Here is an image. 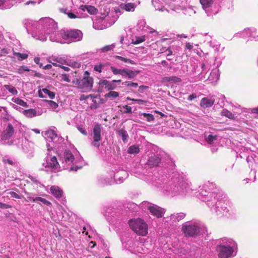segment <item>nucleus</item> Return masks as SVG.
Wrapping results in <instances>:
<instances>
[{
  "mask_svg": "<svg viewBox=\"0 0 258 258\" xmlns=\"http://www.w3.org/2000/svg\"><path fill=\"white\" fill-rule=\"evenodd\" d=\"M38 24L41 25L42 28L40 31L33 35V37L34 38L44 41L46 40L47 36L48 34H51L50 36L53 35V37L55 38L58 37V35L57 34V32L53 34V32H55L57 29V24L51 18H41L39 20Z\"/></svg>",
  "mask_w": 258,
  "mask_h": 258,
  "instance_id": "obj_1",
  "label": "nucleus"
},
{
  "mask_svg": "<svg viewBox=\"0 0 258 258\" xmlns=\"http://www.w3.org/2000/svg\"><path fill=\"white\" fill-rule=\"evenodd\" d=\"M182 179L179 175L175 174L174 177L165 183L162 186L163 193L171 197H174L183 192L182 186Z\"/></svg>",
  "mask_w": 258,
  "mask_h": 258,
  "instance_id": "obj_2",
  "label": "nucleus"
},
{
  "mask_svg": "<svg viewBox=\"0 0 258 258\" xmlns=\"http://www.w3.org/2000/svg\"><path fill=\"white\" fill-rule=\"evenodd\" d=\"M58 37H54L53 35L50 36V40L52 41L61 42L60 40L62 38L64 40L69 41H78L82 39L83 34L82 32L79 30H61L57 32Z\"/></svg>",
  "mask_w": 258,
  "mask_h": 258,
  "instance_id": "obj_3",
  "label": "nucleus"
},
{
  "mask_svg": "<svg viewBox=\"0 0 258 258\" xmlns=\"http://www.w3.org/2000/svg\"><path fill=\"white\" fill-rule=\"evenodd\" d=\"M214 184L211 182H207L200 189V194L201 195V199L203 201L207 202L209 207L214 206L217 203V194L215 192H211L207 190L213 189Z\"/></svg>",
  "mask_w": 258,
  "mask_h": 258,
  "instance_id": "obj_4",
  "label": "nucleus"
},
{
  "mask_svg": "<svg viewBox=\"0 0 258 258\" xmlns=\"http://www.w3.org/2000/svg\"><path fill=\"white\" fill-rule=\"evenodd\" d=\"M73 83L82 90L83 92H88L92 89L93 84V79L90 77L89 73L86 71L82 78L74 81Z\"/></svg>",
  "mask_w": 258,
  "mask_h": 258,
  "instance_id": "obj_5",
  "label": "nucleus"
},
{
  "mask_svg": "<svg viewBox=\"0 0 258 258\" xmlns=\"http://www.w3.org/2000/svg\"><path fill=\"white\" fill-rule=\"evenodd\" d=\"M131 228L137 234L145 236L148 233V226L145 221L140 218L133 219L129 221Z\"/></svg>",
  "mask_w": 258,
  "mask_h": 258,
  "instance_id": "obj_6",
  "label": "nucleus"
},
{
  "mask_svg": "<svg viewBox=\"0 0 258 258\" xmlns=\"http://www.w3.org/2000/svg\"><path fill=\"white\" fill-rule=\"evenodd\" d=\"M182 231L185 236L195 237L200 232V225L196 222H186L182 224Z\"/></svg>",
  "mask_w": 258,
  "mask_h": 258,
  "instance_id": "obj_7",
  "label": "nucleus"
},
{
  "mask_svg": "<svg viewBox=\"0 0 258 258\" xmlns=\"http://www.w3.org/2000/svg\"><path fill=\"white\" fill-rule=\"evenodd\" d=\"M42 165L46 168V170L50 169L55 172L59 171L60 167L55 156L47 157L45 161L42 164Z\"/></svg>",
  "mask_w": 258,
  "mask_h": 258,
  "instance_id": "obj_8",
  "label": "nucleus"
},
{
  "mask_svg": "<svg viewBox=\"0 0 258 258\" xmlns=\"http://www.w3.org/2000/svg\"><path fill=\"white\" fill-rule=\"evenodd\" d=\"M218 258H229L232 256L234 252L233 248L230 246L219 245L216 248Z\"/></svg>",
  "mask_w": 258,
  "mask_h": 258,
  "instance_id": "obj_9",
  "label": "nucleus"
},
{
  "mask_svg": "<svg viewBox=\"0 0 258 258\" xmlns=\"http://www.w3.org/2000/svg\"><path fill=\"white\" fill-rule=\"evenodd\" d=\"M142 206L145 208H146L153 215L155 216L157 218L162 217L164 214L163 210L161 208L151 203L144 202L142 203Z\"/></svg>",
  "mask_w": 258,
  "mask_h": 258,
  "instance_id": "obj_10",
  "label": "nucleus"
},
{
  "mask_svg": "<svg viewBox=\"0 0 258 258\" xmlns=\"http://www.w3.org/2000/svg\"><path fill=\"white\" fill-rule=\"evenodd\" d=\"M102 131V127L101 125L96 124L95 125L93 130L92 136L93 138V141L91 143V145L96 148H99L100 146L99 141L101 139V133Z\"/></svg>",
  "mask_w": 258,
  "mask_h": 258,
  "instance_id": "obj_11",
  "label": "nucleus"
},
{
  "mask_svg": "<svg viewBox=\"0 0 258 258\" xmlns=\"http://www.w3.org/2000/svg\"><path fill=\"white\" fill-rule=\"evenodd\" d=\"M15 132L14 127L12 124L8 123L6 128L3 131L1 135L2 140H7L12 137Z\"/></svg>",
  "mask_w": 258,
  "mask_h": 258,
  "instance_id": "obj_12",
  "label": "nucleus"
},
{
  "mask_svg": "<svg viewBox=\"0 0 258 258\" xmlns=\"http://www.w3.org/2000/svg\"><path fill=\"white\" fill-rule=\"evenodd\" d=\"M161 158L158 155H154L149 157L146 165L150 168H153L159 165L161 163Z\"/></svg>",
  "mask_w": 258,
  "mask_h": 258,
  "instance_id": "obj_13",
  "label": "nucleus"
},
{
  "mask_svg": "<svg viewBox=\"0 0 258 258\" xmlns=\"http://www.w3.org/2000/svg\"><path fill=\"white\" fill-rule=\"evenodd\" d=\"M214 0H200V2L202 6L203 9L205 11L208 16L212 15L211 9H210Z\"/></svg>",
  "mask_w": 258,
  "mask_h": 258,
  "instance_id": "obj_14",
  "label": "nucleus"
},
{
  "mask_svg": "<svg viewBox=\"0 0 258 258\" xmlns=\"http://www.w3.org/2000/svg\"><path fill=\"white\" fill-rule=\"evenodd\" d=\"M128 175V173L126 171L124 170H121L116 172L114 174V180L117 183H120L123 182L124 179L127 178Z\"/></svg>",
  "mask_w": 258,
  "mask_h": 258,
  "instance_id": "obj_15",
  "label": "nucleus"
},
{
  "mask_svg": "<svg viewBox=\"0 0 258 258\" xmlns=\"http://www.w3.org/2000/svg\"><path fill=\"white\" fill-rule=\"evenodd\" d=\"M256 33V29L254 28L252 29H245L243 31L241 32L239 35L242 37H249L251 36L253 37L256 40H258V36H255V34Z\"/></svg>",
  "mask_w": 258,
  "mask_h": 258,
  "instance_id": "obj_16",
  "label": "nucleus"
},
{
  "mask_svg": "<svg viewBox=\"0 0 258 258\" xmlns=\"http://www.w3.org/2000/svg\"><path fill=\"white\" fill-rule=\"evenodd\" d=\"M38 95L41 98H46L47 96L50 99L55 97V94L46 88L40 89L38 91Z\"/></svg>",
  "mask_w": 258,
  "mask_h": 258,
  "instance_id": "obj_17",
  "label": "nucleus"
},
{
  "mask_svg": "<svg viewBox=\"0 0 258 258\" xmlns=\"http://www.w3.org/2000/svg\"><path fill=\"white\" fill-rule=\"evenodd\" d=\"M215 100L212 98L209 99L205 97L202 99L200 103V106L204 108L211 107L214 103Z\"/></svg>",
  "mask_w": 258,
  "mask_h": 258,
  "instance_id": "obj_18",
  "label": "nucleus"
},
{
  "mask_svg": "<svg viewBox=\"0 0 258 258\" xmlns=\"http://www.w3.org/2000/svg\"><path fill=\"white\" fill-rule=\"evenodd\" d=\"M74 156L70 151H66L64 153L63 162L68 165L71 164L74 161Z\"/></svg>",
  "mask_w": 258,
  "mask_h": 258,
  "instance_id": "obj_19",
  "label": "nucleus"
},
{
  "mask_svg": "<svg viewBox=\"0 0 258 258\" xmlns=\"http://www.w3.org/2000/svg\"><path fill=\"white\" fill-rule=\"evenodd\" d=\"M43 134V133H42ZM44 135L46 138L50 139L52 141H54V140L58 138L57 134L56 133L55 131L52 129H49L44 133Z\"/></svg>",
  "mask_w": 258,
  "mask_h": 258,
  "instance_id": "obj_20",
  "label": "nucleus"
},
{
  "mask_svg": "<svg viewBox=\"0 0 258 258\" xmlns=\"http://www.w3.org/2000/svg\"><path fill=\"white\" fill-rule=\"evenodd\" d=\"M50 192L55 198H60L62 197V191L57 186H52L50 189Z\"/></svg>",
  "mask_w": 258,
  "mask_h": 258,
  "instance_id": "obj_21",
  "label": "nucleus"
},
{
  "mask_svg": "<svg viewBox=\"0 0 258 258\" xmlns=\"http://www.w3.org/2000/svg\"><path fill=\"white\" fill-rule=\"evenodd\" d=\"M162 81L164 83L171 82L176 83L181 82V79L176 76L165 77L163 78Z\"/></svg>",
  "mask_w": 258,
  "mask_h": 258,
  "instance_id": "obj_22",
  "label": "nucleus"
},
{
  "mask_svg": "<svg viewBox=\"0 0 258 258\" xmlns=\"http://www.w3.org/2000/svg\"><path fill=\"white\" fill-rule=\"evenodd\" d=\"M219 78V70L217 69H213L209 77V79L213 82L217 81Z\"/></svg>",
  "mask_w": 258,
  "mask_h": 258,
  "instance_id": "obj_23",
  "label": "nucleus"
},
{
  "mask_svg": "<svg viewBox=\"0 0 258 258\" xmlns=\"http://www.w3.org/2000/svg\"><path fill=\"white\" fill-rule=\"evenodd\" d=\"M81 8L83 11H87L90 14H95L97 13V9L91 6H81Z\"/></svg>",
  "mask_w": 258,
  "mask_h": 258,
  "instance_id": "obj_24",
  "label": "nucleus"
},
{
  "mask_svg": "<svg viewBox=\"0 0 258 258\" xmlns=\"http://www.w3.org/2000/svg\"><path fill=\"white\" fill-rule=\"evenodd\" d=\"M23 113L26 117L32 118L36 115L37 112L35 109H29L24 110Z\"/></svg>",
  "mask_w": 258,
  "mask_h": 258,
  "instance_id": "obj_25",
  "label": "nucleus"
},
{
  "mask_svg": "<svg viewBox=\"0 0 258 258\" xmlns=\"http://www.w3.org/2000/svg\"><path fill=\"white\" fill-rule=\"evenodd\" d=\"M117 133L119 136L121 137L122 140L124 142L126 141L128 136L126 131L122 128L117 131Z\"/></svg>",
  "mask_w": 258,
  "mask_h": 258,
  "instance_id": "obj_26",
  "label": "nucleus"
},
{
  "mask_svg": "<svg viewBox=\"0 0 258 258\" xmlns=\"http://www.w3.org/2000/svg\"><path fill=\"white\" fill-rule=\"evenodd\" d=\"M139 152V148L136 145L130 146L127 150V152L129 154H138Z\"/></svg>",
  "mask_w": 258,
  "mask_h": 258,
  "instance_id": "obj_27",
  "label": "nucleus"
},
{
  "mask_svg": "<svg viewBox=\"0 0 258 258\" xmlns=\"http://www.w3.org/2000/svg\"><path fill=\"white\" fill-rule=\"evenodd\" d=\"M136 5L134 3H132L126 4L123 6L124 10L128 12L134 11Z\"/></svg>",
  "mask_w": 258,
  "mask_h": 258,
  "instance_id": "obj_28",
  "label": "nucleus"
},
{
  "mask_svg": "<svg viewBox=\"0 0 258 258\" xmlns=\"http://www.w3.org/2000/svg\"><path fill=\"white\" fill-rule=\"evenodd\" d=\"M145 41V36H136L135 39H132V43L135 44L141 43Z\"/></svg>",
  "mask_w": 258,
  "mask_h": 258,
  "instance_id": "obj_29",
  "label": "nucleus"
},
{
  "mask_svg": "<svg viewBox=\"0 0 258 258\" xmlns=\"http://www.w3.org/2000/svg\"><path fill=\"white\" fill-rule=\"evenodd\" d=\"M221 114L222 116H226L229 119H233L234 118V114H233L230 111L225 109L222 110Z\"/></svg>",
  "mask_w": 258,
  "mask_h": 258,
  "instance_id": "obj_30",
  "label": "nucleus"
},
{
  "mask_svg": "<svg viewBox=\"0 0 258 258\" xmlns=\"http://www.w3.org/2000/svg\"><path fill=\"white\" fill-rule=\"evenodd\" d=\"M3 161L5 164L8 163L10 165H15L17 164V162L15 160L10 158H7V157L3 158Z\"/></svg>",
  "mask_w": 258,
  "mask_h": 258,
  "instance_id": "obj_31",
  "label": "nucleus"
},
{
  "mask_svg": "<svg viewBox=\"0 0 258 258\" xmlns=\"http://www.w3.org/2000/svg\"><path fill=\"white\" fill-rule=\"evenodd\" d=\"M115 47V45L112 44L111 45H106L101 48L99 51L101 52H107L109 51L112 50Z\"/></svg>",
  "mask_w": 258,
  "mask_h": 258,
  "instance_id": "obj_32",
  "label": "nucleus"
},
{
  "mask_svg": "<svg viewBox=\"0 0 258 258\" xmlns=\"http://www.w3.org/2000/svg\"><path fill=\"white\" fill-rule=\"evenodd\" d=\"M15 56L17 57L19 60H22L27 58L28 55L26 53H21L20 52H14Z\"/></svg>",
  "mask_w": 258,
  "mask_h": 258,
  "instance_id": "obj_33",
  "label": "nucleus"
},
{
  "mask_svg": "<svg viewBox=\"0 0 258 258\" xmlns=\"http://www.w3.org/2000/svg\"><path fill=\"white\" fill-rule=\"evenodd\" d=\"M139 72L138 71H132L128 70L127 77L129 79H133L139 74Z\"/></svg>",
  "mask_w": 258,
  "mask_h": 258,
  "instance_id": "obj_34",
  "label": "nucleus"
},
{
  "mask_svg": "<svg viewBox=\"0 0 258 258\" xmlns=\"http://www.w3.org/2000/svg\"><path fill=\"white\" fill-rule=\"evenodd\" d=\"M62 61V59L58 57H52L50 58V59L49 60V62L51 63L54 66H57V64L54 62L61 63Z\"/></svg>",
  "mask_w": 258,
  "mask_h": 258,
  "instance_id": "obj_35",
  "label": "nucleus"
},
{
  "mask_svg": "<svg viewBox=\"0 0 258 258\" xmlns=\"http://www.w3.org/2000/svg\"><path fill=\"white\" fill-rule=\"evenodd\" d=\"M5 87L13 95H16L18 93V91L16 89L11 85H5Z\"/></svg>",
  "mask_w": 258,
  "mask_h": 258,
  "instance_id": "obj_36",
  "label": "nucleus"
},
{
  "mask_svg": "<svg viewBox=\"0 0 258 258\" xmlns=\"http://www.w3.org/2000/svg\"><path fill=\"white\" fill-rule=\"evenodd\" d=\"M122 85H125L126 87L128 88L132 87L134 88H137L139 86L137 83L130 82L128 81H125L122 83Z\"/></svg>",
  "mask_w": 258,
  "mask_h": 258,
  "instance_id": "obj_37",
  "label": "nucleus"
},
{
  "mask_svg": "<svg viewBox=\"0 0 258 258\" xmlns=\"http://www.w3.org/2000/svg\"><path fill=\"white\" fill-rule=\"evenodd\" d=\"M185 216V214L183 213H180L176 214V215H172V218L177 221H179L183 219Z\"/></svg>",
  "mask_w": 258,
  "mask_h": 258,
  "instance_id": "obj_38",
  "label": "nucleus"
},
{
  "mask_svg": "<svg viewBox=\"0 0 258 258\" xmlns=\"http://www.w3.org/2000/svg\"><path fill=\"white\" fill-rule=\"evenodd\" d=\"M119 96V93L115 91H110L105 95V97L115 98Z\"/></svg>",
  "mask_w": 258,
  "mask_h": 258,
  "instance_id": "obj_39",
  "label": "nucleus"
},
{
  "mask_svg": "<svg viewBox=\"0 0 258 258\" xmlns=\"http://www.w3.org/2000/svg\"><path fill=\"white\" fill-rule=\"evenodd\" d=\"M115 57L117 59H118L124 62H126V63H130L131 64H135V62L133 60H131V59H128V58H124V57H123L122 56H118V55H116L115 56Z\"/></svg>",
  "mask_w": 258,
  "mask_h": 258,
  "instance_id": "obj_40",
  "label": "nucleus"
},
{
  "mask_svg": "<svg viewBox=\"0 0 258 258\" xmlns=\"http://www.w3.org/2000/svg\"><path fill=\"white\" fill-rule=\"evenodd\" d=\"M142 115H143L144 117H146V119L148 121H151L154 120V116L150 113H142Z\"/></svg>",
  "mask_w": 258,
  "mask_h": 258,
  "instance_id": "obj_41",
  "label": "nucleus"
},
{
  "mask_svg": "<svg viewBox=\"0 0 258 258\" xmlns=\"http://www.w3.org/2000/svg\"><path fill=\"white\" fill-rule=\"evenodd\" d=\"M126 99L128 100H132L134 102H136L139 104L140 105H143L144 104H145L147 102V101H145L142 99H132L128 97H127Z\"/></svg>",
  "mask_w": 258,
  "mask_h": 258,
  "instance_id": "obj_42",
  "label": "nucleus"
},
{
  "mask_svg": "<svg viewBox=\"0 0 258 258\" xmlns=\"http://www.w3.org/2000/svg\"><path fill=\"white\" fill-rule=\"evenodd\" d=\"M36 201H40L46 206L51 205V203L50 202L41 197H36Z\"/></svg>",
  "mask_w": 258,
  "mask_h": 258,
  "instance_id": "obj_43",
  "label": "nucleus"
},
{
  "mask_svg": "<svg viewBox=\"0 0 258 258\" xmlns=\"http://www.w3.org/2000/svg\"><path fill=\"white\" fill-rule=\"evenodd\" d=\"M15 102L22 106L27 107V103L21 99H19V98L16 99L15 100Z\"/></svg>",
  "mask_w": 258,
  "mask_h": 258,
  "instance_id": "obj_44",
  "label": "nucleus"
},
{
  "mask_svg": "<svg viewBox=\"0 0 258 258\" xmlns=\"http://www.w3.org/2000/svg\"><path fill=\"white\" fill-rule=\"evenodd\" d=\"M217 136H213L212 135H210L208 136L207 141L209 144H212L214 141L217 140Z\"/></svg>",
  "mask_w": 258,
  "mask_h": 258,
  "instance_id": "obj_45",
  "label": "nucleus"
},
{
  "mask_svg": "<svg viewBox=\"0 0 258 258\" xmlns=\"http://www.w3.org/2000/svg\"><path fill=\"white\" fill-rule=\"evenodd\" d=\"M47 102H48V104L49 107H50L52 109H56L58 107V104L56 102H55L53 101L50 100V101H47Z\"/></svg>",
  "mask_w": 258,
  "mask_h": 258,
  "instance_id": "obj_46",
  "label": "nucleus"
},
{
  "mask_svg": "<svg viewBox=\"0 0 258 258\" xmlns=\"http://www.w3.org/2000/svg\"><path fill=\"white\" fill-rule=\"evenodd\" d=\"M104 67V65L101 63L99 64L95 65L94 67V71L96 72H98L99 73L101 72L102 69Z\"/></svg>",
  "mask_w": 258,
  "mask_h": 258,
  "instance_id": "obj_47",
  "label": "nucleus"
},
{
  "mask_svg": "<svg viewBox=\"0 0 258 258\" xmlns=\"http://www.w3.org/2000/svg\"><path fill=\"white\" fill-rule=\"evenodd\" d=\"M109 81L106 80H101L99 81L98 84L99 85V86L102 87L105 86V88L107 89V86L109 84Z\"/></svg>",
  "mask_w": 258,
  "mask_h": 258,
  "instance_id": "obj_48",
  "label": "nucleus"
},
{
  "mask_svg": "<svg viewBox=\"0 0 258 258\" xmlns=\"http://www.w3.org/2000/svg\"><path fill=\"white\" fill-rule=\"evenodd\" d=\"M61 80L68 83H70L71 82V80L69 78V75L66 74L61 75Z\"/></svg>",
  "mask_w": 258,
  "mask_h": 258,
  "instance_id": "obj_49",
  "label": "nucleus"
},
{
  "mask_svg": "<svg viewBox=\"0 0 258 258\" xmlns=\"http://www.w3.org/2000/svg\"><path fill=\"white\" fill-rule=\"evenodd\" d=\"M110 69L114 75L120 74L121 69H117L114 67H111Z\"/></svg>",
  "mask_w": 258,
  "mask_h": 258,
  "instance_id": "obj_50",
  "label": "nucleus"
},
{
  "mask_svg": "<svg viewBox=\"0 0 258 258\" xmlns=\"http://www.w3.org/2000/svg\"><path fill=\"white\" fill-rule=\"evenodd\" d=\"M149 87L147 86L141 85L139 86L138 89V92L141 93L144 92L145 90L148 89Z\"/></svg>",
  "mask_w": 258,
  "mask_h": 258,
  "instance_id": "obj_51",
  "label": "nucleus"
},
{
  "mask_svg": "<svg viewBox=\"0 0 258 258\" xmlns=\"http://www.w3.org/2000/svg\"><path fill=\"white\" fill-rule=\"evenodd\" d=\"M24 71L29 72L30 69L27 66H22L18 70L19 73H23Z\"/></svg>",
  "mask_w": 258,
  "mask_h": 258,
  "instance_id": "obj_52",
  "label": "nucleus"
},
{
  "mask_svg": "<svg viewBox=\"0 0 258 258\" xmlns=\"http://www.w3.org/2000/svg\"><path fill=\"white\" fill-rule=\"evenodd\" d=\"M115 83L109 82V84L107 86V89L108 90H113L116 88V86L114 84Z\"/></svg>",
  "mask_w": 258,
  "mask_h": 258,
  "instance_id": "obj_53",
  "label": "nucleus"
},
{
  "mask_svg": "<svg viewBox=\"0 0 258 258\" xmlns=\"http://www.w3.org/2000/svg\"><path fill=\"white\" fill-rule=\"evenodd\" d=\"M10 195L13 198H16V199H20L21 198V196H20L19 195L17 194L16 192H15L14 191H11L10 192Z\"/></svg>",
  "mask_w": 258,
  "mask_h": 258,
  "instance_id": "obj_54",
  "label": "nucleus"
},
{
  "mask_svg": "<svg viewBox=\"0 0 258 258\" xmlns=\"http://www.w3.org/2000/svg\"><path fill=\"white\" fill-rule=\"evenodd\" d=\"M112 212V209L111 208H108L106 209V210L105 212L104 215L106 217H109L110 214H111Z\"/></svg>",
  "mask_w": 258,
  "mask_h": 258,
  "instance_id": "obj_55",
  "label": "nucleus"
},
{
  "mask_svg": "<svg viewBox=\"0 0 258 258\" xmlns=\"http://www.w3.org/2000/svg\"><path fill=\"white\" fill-rule=\"evenodd\" d=\"M123 107L125 109L124 111L125 113H132V108L130 106H128L127 105H125L123 106Z\"/></svg>",
  "mask_w": 258,
  "mask_h": 258,
  "instance_id": "obj_56",
  "label": "nucleus"
},
{
  "mask_svg": "<svg viewBox=\"0 0 258 258\" xmlns=\"http://www.w3.org/2000/svg\"><path fill=\"white\" fill-rule=\"evenodd\" d=\"M128 70L125 69H121L120 74L122 77H127Z\"/></svg>",
  "mask_w": 258,
  "mask_h": 258,
  "instance_id": "obj_57",
  "label": "nucleus"
},
{
  "mask_svg": "<svg viewBox=\"0 0 258 258\" xmlns=\"http://www.w3.org/2000/svg\"><path fill=\"white\" fill-rule=\"evenodd\" d=\"M26 29L27 30H28L29 28L30 27V25L33 26V25H36V24L32 21L29 20V21H27V23H26Z\"/></svg>",
  "mask_w": 258,
  "mask_h": 258,
  "instance_id": "obj_58",
  "label": "nucleus"
},
{
  "mask_svg": "<svg viewBox=\"0 0 258 258\" xmlns=\"http://www.w3.org/2000/svg\"><path fill=\"white\" fill-rule=\"evenodd\" d=\"M197 97V96L196 94L192 93V94L188 96L187 99L188 100L191 101L194 99H196Z\"/></svg>",
  "mask_w": 258,
  "mask_h": 258,
  "instance_id": "obj_59",
  "label": "nucleus"
},
{
  "mask_svg": "<svg viewBox=\"0 0 258 258\" xmlns=\"http://www.w3.org/2000/svg\"><path fill=\"white\" fill-rule=\"evenodd\" d=\"M10 208V206L9 205L4 204L2 203H0V208L2 209H8Z\"/></svg>",
  "mask_w": 258,
  "mask_h": 258,
  "instance_id": "obj_60",
  "label": "nucleus"
},
{
  "mask_svg": "<svg viewBox=\"0 0 258 258\" xmlns=\"http://www.w3.org/2000/svg\"><path fill=\"white\" fill-rule=\"evenodd\" d=\"M78 130L83 135H87V132H86V131H85V129L83 128L82 127H78Z\"/></svg>",
  "mask_w": 258,
  "mask_h": 258,
  "instance_id": "obj_61",
  "label": "nucleus"
},
{
  "mask_svg": "<svg viewBox=\"0 0 258 258\" xmlns=\"http://www.w3.org/2000/svg\"><path fill=\"white\" fill-rule=\"evenodd\" d=\"M185 47L187 49L189 50L193 48L192 45L189 42L186 43Z\"/></svg>",
  "mask_w": 258,
  "mask_h": 258,
  "instance_id": "obj_62",
  "label": "nucleus"
},
{
  "mask_svg": "<svg viewBox=\"0 0 258 258\" xmlns=\"http://www.w3.org/2000/svg\"><path fill=\"white\" fill-rule=\"evenodd\" d=\"M68 17H69L70 18H72H72H76L77 17H76V16L74 14H73V13H68Z\"/></svg>",
  "mask_w": 258,
  "mask_h": 258,
  "instance_id": "obj_63",
  "label": "nucleus"
},
{
  "mask_svg": "<svg viewBox=\"0 0 258 258\" xmlns=\"http://www.w3.org/2000/svg\"><path fill=\"white\" fill-rule=\"evenodd\" d=\"M165 52H166V54H167V56L171 55L172 53V50L169 48L167 49Z\"/></svg>",
  "mask_w": 258,
  "mask_h": 258,
  "instance_id": "obj_64",
  "label": "nucleus"
}]
</instances>
